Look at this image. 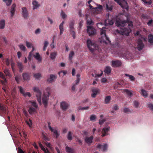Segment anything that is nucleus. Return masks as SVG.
Segmentation results:
<instances>
[{
  "mask_svg": "<svg viewBox=\"0 0 153 153\" xmlns=\"http://www.w3.org/2000/svg\"><path fill=\"white\" fill-rule=\"evenodd\" d=\"M127 23L128 24V28L133 27L132 22L129 20L127 16L122 15L117 17L116 19V24L117 26L123 27Z\"/></svg>",
  "mask_w": 153,
  "mask_h": 153,
  "instance_id": "f257e3e1",
  "label": "nucleus"
},
{
  "mask_svg": "<svg viewBox=\"0 0 153 153\" xmlns=\"http://www.w3.org/2000/svg\"><path fill=\"white\" fill-rule=\"evenodd\" d=\"M87 44L88 48L92 53H94V50L99 49V46L95 43L93 42L90 39L87 40Z\"/></svg>",
  "mask_w": 153,
  "mask_h": 153,
  "instance_id": "f03ea898",
  "label": "nucleus"
},
{
  "mask_svg": "<svg viewBox=\"0 0 153 153\" xmlns=\"http://www.w3.org/2000/svg\"><path fill=\"white\" fill-rule=\"evenodd\" d=\"M51 94L50 89L49 88H47L44 92L43 97L42 99L43 103L45 107H46L48 104V97Z\"/></svg>",
  "mask_w": 153,
  "mask_h": 153,
  "instance_id": "7ed1b4c3",
  "label": "nucleus"
},
{
  "mask_svg": "<svg viewBox=\"0 0 153 153\" xmlns=\"http://www.w3.org/2000/svg\"><path fill=\"white\" fill-rule=\"evenodd\" d=\"M131 28H128L126 27L121 28L120 30H117V32L123 35H125L128 36L129 33L131 32Z\"/></svg>",
  "mask_w": 153,
  "mask_h": 153,
  "instance_id": "20e7f679",
  "label": "nucleus"
},
{
  "mask_svg": "<svg viewBox=\"0 0 153 153\" xmlns=\"http://www.w3.org/2000/svg\"><path fill=\"white\" fill-rule=\"evenodd\" d=\"M87 31L90 36H93L96 33V29L92 26H88Z\"/></svg>",
  "mask_w": 153,
  "mask_h": 153,
  "instance_id": "39448f33",
  "label": "nucleus"
},
{
  "mask_svg": "<svg viewBox=\"0 0 153 153\" xmlns=\"http://www.w3.org/2000/svg\"><path fill=\"white\" fill-rule=\"evenodd\" d=\"M34 91L36 93V96L37 97V99L38 102L40 103L41 102V93L39 88L37 87H34L33 89Z\"/></svg>",
  "mask_w": 153,
  "mask_h": 153,
  "instance_id": "423d86ee",
  "label": "nucleus"
},
{
  "mask_svg": "<svg viewBox=\"0 0 153 153\" xmlns=\"http://www.w3.org/2000/svg\"><path fill=\"white\" fill-rule=\"evenodd\" d=\"M117 2L121 7L123 8L128 9L127 6V3L125 0H114Z\"/></svg>",
  "mask_w": 153,
  "mask_h": 153,
  "instance_id": "0eeeda50",
  "label": "nucleus"
},
{
  "mask_svg": "<svg viewBox=\"0 0 153 153\" xmlns=\"http://www.w3.org/2000/svg\"><path fill=\"white\" fill-rule=\"evenodd\" d=\"M7 112L6 105L0 104V115L2 116H5Z\"/></svg>",
  "mask_w": 153,
  "mask_h": 153,
  "instance_id": "6e6552de",
  "label": "nucleus"
},
{
  "mask_svg": "<svg viewBox=\"0 0 153 153\" xmlns=\"http://www.w3.org/2000/svg\"><path fill=\"white\" fill-rule=\"evenodd\" d=\"M105 28H106L105 27L102 28V29L101 30L100 34L102 36L101 38L102 39H103L104 38L105 39L108 41V42L109 43L111 42V41L105 33Z\"/></svg>",
  "mask_w": 153,
  "mask_h": 153,
  "instance_id": "1a4fd4ad",
  "label": "nucleus"
},
{
  "mask_svg": "<svg viewBox=\"0 0 153 153\" xmlns=\"http://www.w3.org/2000/svg\"><path fill=\"white\" fill-rule=\"evenodd\" d=\"M110 129V128L109 127H105L103 128L102 131V134L101 136L104 137L108 135V132L109 131Z\"/></svg>",
  "mask_w": 153,
  "mask_h": 153,
  "instance_id": "9d476101",
  "label": "nucleus"
},
{
  "mask_svg": "<svg viewBox=\"0 0 153 153\" xmlns=\"http://www.w3.org/2000/svg\"><path fill=\"white\" fill-rule=\"evenodd\" d=\"M92 93L91 94V97L92 98H95L96 96L100 92V90L97 88H94L92 89Z\"/></svg>",
  "mask_w": 153,
  "mask_h": 153,
  "instance_id": "9b49d317",
  "label": "nucleus"
},
{
  "mask_svg": "<svg viewBox=\"0 0 153 153\" xmlns=\"http://www.w3.org/2000/svg\"><path fill=\"white\" fill-rule=\"evenodd\" d=\"M137 49L140 51L142 50L143 48L144 45L143 43V42L142 40L140 39H138L137 40Z\"/></svg>",
  "mask_w": 153,
  "mask_h": 153,
  "instance_id": "f8f14e48",
  "label": "nucleus"
},
{
  "mask_svg": "<svg viewBox=\"0 0 153 153\" xmlns=\"http://www.w3.org/2000/svg\"><path fill=\"white\" fill-rule=\"evenodd\" d=\"M89 15L88 14H86L85 17L86 20V24L89 25H93L94 24V22H93L92 20L90 18L88 17Z\"/></svg>",
  "mask_w": 153,
  "mask_h": 153,
  "instance_id": "ddd939ff",
  "label": "nucleus"
},
{
  "mask_svg": "<svg viewBox=\"0 0 153 153\" xmlns=\"http://www.w3.org/2000/svg\"><path fill=\"white\" fill-rule=\"evenodd\" d=\"M122 65L121 61L119 60L113 61H112V65L114 67H118Z\"/></svg>",
  "mask_w": 153,
  "mask_h": 153,
  "instance_id": "4468645a",
  "label": "nucleus"
},
{
  "mask_svg": "<svg viewBox=\"0 0 153 153\" xmlns=\"http://www.w3.org/2000/svg\"><path fill=\"white\" fill-rule=\"evenodd\" d=\"M60 106L63 110L66 111L68 108L69 105L67 102L63 101L61 102Z\"/></svg>",
  "mask_w": 153,
  "mask_h": 153,
  "instance_id": "2eb2a0df",
  "label": "nucleus"
},
{
  "mask_svg": "<svg viewBox=\"0 0 153 153\" xmlns=\"http://www.w3.org/2000/svg\"><path fill=\"white\" fill-rule=\"evenodd\" d=\"M56 79V76L53 74H51L49 77L47 79V81L49 83H51L55 81Z\"/></svg>",
  "mask_w": 153,
  "mask_h": 153,
  "instance_id": "dca6fc26",
  "label": "nucleus"
},
{
  "mask_svg": "<svg viewBox=\"0 0 153 153\" xmlns=\"http://www.w3.org/2000/svg\"><path fill=\"white\" fill-rule=\"evenodd\" d=\"M97 147L98 149H101L102 151H104L107 150L108 145L107 144H105L103 145L99 144L97 146Z\"/></svg>",
  "mask_w": 153,
  "mask_h": 153,
  "instance_id": "f3484780",
  "label": "nucleus"
},
{
  "mask_svg": "<svg viewBox=\"0 0 153 153\" xmlns=\"http://www.w3.org/2000/svg\"><path fill=\"white\" fill-rule=\"evenodd\" d=\"M93 139L94 137L92 135L90 137H86L85 139V141L88 144H91L92 143V140Z\"/></svg>",
  "mask_w": 153,
  "mask_h": 153,
  "instance_id": "a211bd4d",
  "label": "nucleus"
},
{
  "mask_svg": "<svg viewBox=\"0 0 153 153\" xmlns=\"http://www.w3.org/2000/svg\"><path fill=\"white\" fill-rule=\"evenodd\" d=\"M22 15L23 17L25 19H27L28 17V13L27 10L25 7H23L22 8Z\"/></svg>",
  "mask_w": 153,
  "mask_h": 153,
  "instance_id": "6ab92c4d",
  "label": "nucleus"
},
{
  "mask_svg": "<svg viewBox=\"0 0 153 153\" xmlns=\"http://www.w3.org/2000/svg\"><path fill=\"white\" fill-rule=\"evenodd\" d=\"M97 6V7H95L94 8V10L95 13L99 14L101 13L103 7L101 5H99Z\"/></svg>",
  "mask_w": 153,
  "mask_h": 153,
  "instance_id": "aec40b11",
  "label": "nucleus"
},
{
  "mask_svg": "<svg viewBox=\"0 0 153 153\" xmlns=\"http://www.w3.org/2000/svg\"><path fill=\"white\" fill-rule=\"evenodd\" d=\"M22 76L23 79L24 81H28L30 79V76L29 74L28 73H23L22 74Z\"/></svg>",
  "mask_w": 153,
  "mask_h": 153,
  "instance_id": "412c9836",
  "label": "nucleus"
},
{
  "mask_svg": "<svg viewBox=\"0 0 153 153\" xmlns=\"http://www.w3.org/2000/svg\"><path fill=\"white\" fill-rule=\"evenodd\" d=\"M17 66L19 70V72L21 73L24 69V66L22 62H17Z\"/></svg>",
  "mask_w": 153,
  "mask_h": 153,
  "instance_id": "4be33fe9",
  "label": "nucleus"
},
{
  "mask_svg": "<svg viewBox=\"0 0 153 153\" xmlns=\"http://www.w3.org/2000/svg\"><path fill=\"white\" fill-rule=\"evenodd\" d=\"M33 10L37 9L40 6V4L37 1H34L33 2Z\"/></svg>",
  "mask_w": 153,
  "mask_h": 153,
  "instance_id": "5701e85b",
  "label": "nucleus"
},
{
  "mask_svg": "<svg viewBox=\"0 0 153 153\" xmlns=\"http://www.w3.org/2000/svg\"><path fill=\"white\" fill-rule=\"evenodd\" d=\"M114 22V19L113 18H111V19L108 18L106 20L105 22L107 25H112L113 24Z\"/></svg>",
  "mask_w": 153,
  "mask_h": 153,
  "instance_id": "b1692460",
  "label": "nucleus"
},
{
  "mask_svg": "<svg viewBox=\"0 0 153 153\" xmlns=\"http://www.w3.org/2000/svg\"><path fill=\"white\" fill-rule=\"evenodd\" d=\"M16 6V5L15 4H13L11 7V8L10 10V13H11V16L13 17L14 15L15 12V8Z\"/></svg>",
  "mask_w": 153,
  "mask_h": 153,
  "instance_id": "393cba45",
  "label": "nucleus"
},
{
  "mask_svg": "<svg viewBox=\"0 0 153 153\" xmlns=\"http://www.w3.org/2000/svg\"><path fill=\"white\" fill-rule=\"evenodd\" d=\"M34 57L38 61L41 62L42 58L40 56L39 53H36L35 55H33Z\"/></svg>",
  "mask_w": 153,
  "mask_h": 153,
  "instance_id": "a878e982",
  "label": "nucleus"
},
{
  "mask_svg": "<svg viewBox=\"0 0 153 153\" xmlns=\"http://www.w3.org/2000/svg\"><path fill=\"white\" fill-rule=\"evenodd\" d=\"M3 72L6 76L11 78L12 75L10 73V71L9 69L7 68H5L4 69Z\"/></svg>",
  "mask_w": 153,
  "mask_h": 153,
  "instance_id": "bb28decb",
  "label": "nucleus"
},
{
  "mask_svg": "<svg viewBox=\"0 0 153 153\" xmlns=\"http://www.w3.org/2000/svg\"><path fill=\"white\" fill-rule=\"evenodd\" d=\"M64 23V21H63L59 25V29L60 31V35H61L64 31L63 25Z\"/></svg>",
  "mask_w": 153,
  "mask_h": 153,
  "instance_id": "cd10ccee",
  "label": "nucleus"
},
{
  "mask_svg": "<svg viewBox=\"0 0 153 153\" xmlns=\"http://www.w3.org/2000/svg\"><path fill=\"white\" fill-rule=\"evenodd\" d=\"M65 150L66 152L68 153H74V149L71 148L66 146L65 147Z\"/></svg>",
  "mask_w": 153,
  "mask_h": 153,
  "instance_id": "c85d7f7f",
  "label": "nucleus"
},
{
  "mask_svg": "<svg viewBox=\"0 0 153 153\" xmlns=\"http://www.w3.org/2000/svg\"><path fill=\"white\" fill-rule=\"evenodd\" d=\"M141 94L145 98L147 97L148 95L147 91L143 89L141 90Z\"/></svg>",
  "mask_w": 153,
  "mask_h": 153,
  "instance_id": "c756f323",
  "label": "nucleus"
},
{
  "mask_svg": "<svg viewBox=\"0 0 153 153\" xmlns=\"http://www.w3.org/2000/svg\"><path fill=\"white\" fill-rule=\"evenodd\" d=\"M111 68L108 66L106 67L105 69L104 72L106 73L107 74H108L111 73Z\"/></svg>",
  "mask_w": 153,
  "mask_h": 153,
  "instance_id": "7c9ffc66",
  "label": "nucleus"
},
{
  "mask_svg": "<svg viewBox=\"0 0 153 153\" xmlns=\"http://www.w3.org/2000/svg\"><path fill=\"white\" fill-rule=\"evenodd\" d=\"M123 91L129 97H131L132 95L133 94L132 91H130L128 89H125L123 90Z\"/></svg>",
  "mask_w": 153,
  "mask_h": 153,
  "instance_id": "2f4dec72",
  "label": "nucleus"
},
{
  "mask_svg": "<svg viewBox=\"0 0 153 153\" xmlns=\"http://www.w3.org/2000/svg\"><path fill=\"white\" fill-rule=\"evenodd\" d=\"M5 22L4 20H2L0 21V29H3L5 26Z\"/></svg>",
  "mask_w": 153,
  "mask_h": 153,
  "instance_id": "473e14b6",
  "label": "nucleus"
},
{
  "mask_svg": "<svg viewBox=\"0 0 153 153\" xmlns=\"http://www.w3.org/2000/svg\"><path fill=\"white\" fill-rule=\"evenodd\" d=\"M36 111L35 109L32 106H30L29 108L28 112L30 114L34 113Z\"/></svg>",
  "mask_w": 153,
  "mask_h": 153,
  "instance_id": "72a5a7b5",
  "label": "nucleus"
},
{
  "mask_svg": "<svg viewBox=\"0 0 153 153\" xmlns=\"http://www.w3.org/2000/svg\"><path fill=\"white\" fill-rule=\"evenodd\" d=\"M131 110L129 108L124 107L123 108V112L125 113L128 114L131 113Z\"/></svg>",
  "mask_w": 153,
  "mask_h": 153,
  "instance_id": "f704fd0d",
  "label": "nucleus"
},
{
  "mask_svg": "<svg viewBox=\"0 0 153 153\" xmlns=\"http://www.w3.org/2000/svg\"><path fill=\"white\" fill-rule=\"evenodd\" d=\"M113 6L110 4H106V8L107 10L111 11L113 9Z\"/></svg>",
  "mask_w": 153,
  "mask_h": 153,
  "instance_id": "c9c22d12",
  "label": "nucleus"
},
{
  "mask_svg": "<svg viewBox=\"0 0 153 153\" xmlns=\"http://www.w3.org/2000/svg\"><path fill=\"white\" fill-rule=\"evenodd\" d=\"M72 134L73 133L72 132L70 131L68 132L67 135V138L69 140H71L72 139Z\"/></svg>",
  "mask_w": 153,
  "mask_h": 153,
  "instance_id": "e433bc0d",
  "label": "nucleus"
},
{
  "mask_svg": "<svg viewBox=\"0 0 153 153\" xmlns=\"http://www.w3.org/2000/svg\"><path fill=\"white\" fill-rule=\"evenodd\" d=\"M149 42L150 43H153V35L152 34H150L148 36Z\"/></svg>",
  "mask_w": 153,
  "mask_h": 153,
  "instance_id": "4c0bfd02",
  "label": "nucleus"
},
{
  "mask_svg": "<svg viewBox=\"0 0 153 153\" xmlns=\"http://www.w3.org/2000/svg\"><path fill=\"white\" fill-rule=\"evenodd\" d=\"M56 55V53L55 52H52L50 54V57L52 59H54Z\"/></svg>",
  "mask_w": 153,
  "mask_h": 153,
  "instance_id": "58836bf2",
  "label": "nucleus"
},
{
  "mask_svg": "<svg viewBox=\"0 0 153 153\" xmlns=\"http://www.w3.org/2000/svg\"><path fill=\"white\" fill-rule=\"evenodd\" d=\"M111 99V97L110 96H106L105 99V103L106 104L108 103Z\"/></svg>",
  "mask_w": 153,
  "mask_h": 153,
  "instance_id": "ea45409f",
  "label": "nucleus"
},
{
  "mask_svg": "<svg viewBox=\"0 0 153 153\" xmlns=\"http://www.w3.org/2000/svg\"><path fill=\"white\" fill-rule=\"evenodd\" d=\"M74 23L73 21H71L69 23L70 29V30H74Z\"/></svg>",
  "mask_w": 153,
  "mask_h": 153,
  "instance_id": "a19ab883",
  "label": "nucleus"
},
{
  "mask_svg": "<svg viewBox=\"0 0 153 153\" xmlns=\"http://www.w3.org/2000/svg\"><path fill=\"white\" fill-rule=\"evenodd\" d=\"M74 54V52L73 51H71L69 55V59L70 61H71L72 57Z\"/></svg>",
  "mask_w": 153,
  "mask_h": 153,
  "instance_id": "79ce46f5",
  "label": "nucleus"
},
{
  "mask_svg": "<svg viewBox=\"0 0 153 153\" xmlns=\"http://www.w3.org/2000/svg\"><path fill=\"white\" fill-rule=\"evenodd\" d=\"M18 88L19 89V91L21 93V94H22V95H23L25 93L24 90L23 89L22 87L21 86H18Z\"/></svg>",
  "mask_w": 153,
  "mask_h": 153,
  "instance_id": "37998d69",
  "label": "nucleus"
},
{
  "mask_svg": "<svg viewBox=\"0 0 153 153\" xmlns=\"http://www.w3.org/2000/svg\"><path fill=\"white\" fill-rule=\"evenodd\" d=\"M15 80L16 82L19 84L20 83V76L18 75L16 76L15 77Z\"/></svg>",
  "mask_w": 153,
  "mask_h": 153,
  "instance_id": "c03bdc74",
  "label": "nucleus"
},
{
  "mask_svg": "<svg viewBox=\"0 0 153 153\" xmlns=\"http://www.w3.org/2000/svg\"><path fill=\"white\" fill-rule=\"evenodd\" d=\"M42 137L45 140H49V138L47 136V134L44 133H42Z\"/></svg>",
  "mask_w": 153,
  "mask_h": 153,
  "instance_id": "a18cd8bd",
  "label": "nucleus"
},
{
  "mask_svg": "<svg viewBox=\"0 0 153 153\" xmlns=\"http://www.w3.org/2000/svg\"><path fill=\"white\" fill-rule=\"evenodd\" d=\"M125 75L126 76H128L129 77V79L131 81H134L135 79V78L134 76L132 75H130L128 74H126Z\"/></svg>",
  "mask_w": 153,
  "mask_h": 153,
  "instance_id": "49530a36",
  "label": "nucleus"
},
{
  "mask_svg": "<svg viewBox=\"0 0 153 153\" xmlns=\"http://www.w3.org/2000/svg\"><path fill=\"white\" fill-rule=\"evenodd\" d=\"M34 77L36 79H39L41 77V74L40 73H36L33 75Z\"/></svg>",
  "mask_w": 153,
  "mask_h": 153,
  "instance_id": "de8ad7c7",
  "label": "nucleus"
},
{
  "mask_svg": "<svg viewBox=\"0 0 153 153\" xmlns=\"http://www.w3.org/2000/svg\"><path fill=\"white\" fill-rule=\"evenodd\" d=\"M61 15L63 19H65L67 17V15L62 10L61 13Z\"/></svg>",
  "mask_w": 153,
  "mask_h": 153,
  "instance_id": "09e8293b",
  "label": "nucleus"
},
{
  "mask_svg": "<svg viewBox=\"0 0 153 153\" xmlns=\"http://www.w3.org/2000/svg\"><path fill=\"white\" fill-rule=\"evenodd\" d=\"M2 79L3 80H1V82L3 85L6 86V85L7 81L5 77Z\"/></svg>",
  "mask_w": 153,
  "mask_h": 153,
  "instance_id": "8fccbe9b",
  "label": "nucleus"
},
{
  "mask_svg": "<svg viewBox=\"0 0 153 153\" xmlns=\"http://www.w3.org/2000/svg\"><path fill=\"white\" fill-rule=\"evenodd\" d=\"M52 132H53V133L55 134L56 137V138H57L59 135V134L58 133L57 131V130H54V129H53V131Z\"/></svg>",
  "mask_w": 153,
  "mask_h": 153,
  "instance_id": "3c124183",
  "label": "nucleus"
},
{
  "mask_svg": "<svg viewBox=\"0 0 153 153\" xmlns=\"http://www.w3.org/2000/svg\"><path fill=\"white\" fill-rule=\"evenodd\" d=\"M96 118V117L95 115L92 114L91 116L90 117V120L91 121H93L95 120Z\"/></svg>",
  "mask_w": 153,
  "mask_h": 153,
  "instance_id": "603ef678",
  "label": "nucleus"
},
{
  "mask_svg": "<svg viewBox=\"0 0 153 153\" xmlns=\"http://www.w3.org/2000/svg\"><path fill=\"white\" fill-rule=\"evenodd\" d=\"M133 105L136 108H138L139 106V103L138 102L136 101H134L133 103Z\"/></svg>",
  "mask_w": 153,
  "mask_h": 153,
  "instance_id": "864d4df0",
  "label": "nucleus"
},
{
  "mask_svg": "<svg viewBox=\"0 0 153 153\" xmlns=\"http://www.w3.org/2000/svg\"><path fill=\"white\" fill-rule=\"evenodd\" d=\"M26 122L27 124L30 127H31L32 126V122L31 120L30 119L27 121H26Z\"/></svg>",
  "mask_w": 153,
  "mask_h": 153,
  "instance_id": "5fc2aeb1",
  "label": "nucleus"
},
{
  "mask_svg": "<svg viewBox=\"0 0 153 153\" xmlns=\"http://www.w3.org/2000/svg\"><path fill=\"white\" fill-rule=\"evenodd\" d=\"M3 1H5L6 4L7 6L10 5L12 1V0H3Z\"/></svg>",
  "mask_w": 153,
  "mask_h": 153,
  "instance_id": "6e6d98bb",
  "label": "nucleus"
},
{
  "mask_svg": "<svg viewBox=\"0 0 153 153\" xmlns=\"http://www.w3.org/2000/svg\"><path fill=\"white\" fill-rule=\"evenodd\" d=\"M20 49L22 51H25V50L26 48L23 45H19Z\"/></svg>",
  "mask_w": 153,
  "mask_h": 153,
  "instance_id": "4d7b16f0",
  "label": "nucleus"
},
{
  "mask_svg": "<svg viewBox=\"0 0 153 153\" xmlns=\"http://www.w3.org/2000/svg\"><path fill=\"white\" fill-rule=\"evenodd\" d=\"M33 53H32V52H30L29 53V54L28 56L27 57L28 59V60L30 61L31 60V58L32 56H33Z\"/></svg>",
  "mask_w": 153,
  "mask_h": 153,
  "instance_id": "13d9d810",
  "label": "nucleus"
},
{
  "mask_svg": "<svg viewBox=\"0 0 153 153\" xmlns=\"http://www.w3.org/2000/svg\"><path fill=\"white\" fill-rule=\"evenodd\" d=\"M70 33L73 38L74 39H75L76 37V33L74 30H70Z\"/></svg>",
  "mask_w": 153,
  "mask_h": 153,
  "instance_id": "bf43d9fd",
  "label": "nucleus"
},
{
  "mask_svg": "<svg viewBox=\"0 0 153 153\" xmlns=\"http://www.w3.org/2000/svg\"><path fill=\"white\" fill-rule=\"evenodd\" d=\"M22 95L25 97H26L27 96H28V97H30L31 96V94L29 92H27L26 93L25 92Z\"/></svg>",
  "mask_w": 153,
  "mask_h": 153,
  "instance_id": "052dcab7",
  "label": "nucleus"
},
{
  "mask_svg": "<svg viewBox=\"0 0 153 153\" xmlns=\"http://www.w3.org/2000/svg\"><path fill=\"white\" fill-rule=\"evenodd\" d=\"M143 1L144 3L148 4H151L152 3L151 0H141Z\"/></svg>",
  "mask_w": 153,
  "mask_h": 153,
  "instance_id": "680f3d73",
  "label": "nucleus"
},
{
  "mask_svg": "<svg viewBox=\"0 0 153 153\" xmlns=\"http://www.w3.org/2000/svg\"><path fill=\"white\" fill-rule=\"evenodd\" d=\"M89 107L88 106H86L85 107H79V109L81 110H86L88 109Z\"/></svg>",
  "mask_w": 153,
  "mask_h": 153,
  "instance_id": "e2e57ef3",
  "label": "nucleus"
},
{
  "mask_svg": "<svg viewBox=\"0 0 153 153\" xmlns=\"http://www.w3.org/2000/svg\"><path fill=\"white\" fill-rule=\"evenodd\" d=\"M26 46L28 48H30L32 45V43L27 41L26 42Z\"/></svg>",
  "mask_w": 153,
  "mask_h": 153,
  "instance_id": "0e129e2a",
  "label": "nucleus"
},
{
  "mask_svg": "<svg viewBox=\"0 0 153 153\" xmlns=\"http://www.w3.org/2000/svg\"><path fill=\"white\" fill-rule=\"evenodd\" d=\"M51 123L50 122H48V126L49 129L51 131H53V128L51 126Z\"/></svg>",
  "mask_w": 153,
  "mask_h": 153,
  "instance_id": "69168bd1",
  "label": "nucleus"
},
{
  "mask_svg": "<svg viewBox=\"0 0 153 153\" xmlns=\"http://www.w3.org/2000/svg\"><path fill=\"white\" fill-rule=\"evenodd\" d=\"M32 106H34L35 108H37L38 106L35 102H30Z\"/></svg>",
  "mask_w": 153,
  "mask_h": 153,
  "instance_id": "338daca9",
  "label": "nucleus"
},
{
  "mask_svg": "<svg viewBox=\"0 0 153 153\" xmlns=\"http://www.w3.org/2000/svg\"><path fill=\"white\" fill-rule=\"evenodd\" d=\"M148 106L149 108L151 110H153V105L151 103H149L148 104Z\"/></svg>",
  "mask_w": 153,
  "mask_h": 153,
  "instance_id": "774afa93",
  "label": "nucleus"
}]
</instances>
